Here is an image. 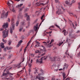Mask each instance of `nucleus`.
I'll use <instances>...</instances> for the list:
<instances>
[{"label": "nucleus", "instance_id": "nucleus-1", "mask_svg": "<svg viewBox=\"0 0 80 80\" xmlns=\"http://www.w3.org/2000/svg\"><path fill=\"white\" fill-rule=\"evenodd\" d=\"M12 26L10 27V32L11 34L13 33V30H15V20L13 19H12Z\"/></svg>", "mask_w": 80, "mask_h": 80}, {"label": "nucleus", "instance_id": "nucleus-2", "mask_svg": "<svg viewBox=\"0 0 80 80\" xmlns=\"http://www.w3.org/2000/svg\"><path fill=\"white\" fill-rule=\"evenodd\" d=\"M41 71L42 72V73L38 74V75L36 77V79H38L39 80H44V78L40 76V75H43L44 74V72L43 71L42 69L41 70Z\"/></svg>", "mask_w": 80, "mask_h": 80}, {"label": "nucleus", "instance_id": "nucleus-3", "mask_svg": "<svg viewBox=\"0 0 80 80\" xmlns=\"http://www.w3.org/2000/svg\"><path fill=\"white\" fill-rule=\"evenodd\" d=\"M2 37L4 38L8 37V29H5V30L2 32Z\"/></svg>", "mask_w": 80, "mask_h": 80}, {"label": "nucleus", "instance_id": "nucleus-4", "mask_svg": "<svg viewBox=\"0 0 80 80\" xmlns=\"http://www.w3.org/2000/svg\"><path fill=\"white\" fill-rule=\"evenodd\" d=\"M38 24H37L34 27V30H35V31H37V32H36V34L34 35V36L32 38L31 40L28 42V43H30V42H31V40H32V38H33V37L36 35V34H37V32H38V29L39 28H38Z\"/></svg>", "mask_w": 80, "mask_h": 80}, {"label": "nucleus", "instance_id": "nucleus-5", "mask_svg": "<svg viewBox=\"0 0 80 80\" xmlns=\"http://www.w3.org/2000/svg\"><path fill=\"white\" fill-rule=\"evenodd\" d=\"M5 11H2V13L1 14V18H3V17H7V16H8V11L5 14Z\"/></svg>", "mask_w": 80, "mask_h": 80}, {"label": "nucleus", "instance_id": "nucleus-6", "mask_svg": "<svg viewBox=\"0 0 80 80\" xmlns=\"http://www.w3.org/2000/svg\"><path fill=\"white\" fill-rule=\"evenodd\" d=\"M45 57H42L41 58V59H37L36 60V63H42V60H46L47 58V57H46V58H45Z\"/></svg>", "mask_w": 80, "mask_h": 80}, {"label": "nucleus", "instance_id": "nucleus-7", "mask_svg": "<svg viewBox=\"0 0 80 80\" xmlns=\"http://www.w3.org/2000/svg\"><path fill=\"white\" fill-rule=\"evenodd\" d=\"M8 22H6V23H4L3 25H2V27L0 31H2V30H3V29L4 28H8Z\"/></svg>", "mask_w": 80, "mask_h": 80}, {"label": "nucleus", "instance_id": "nucleus-8", "mask_svg": "<svg viewBox=\"0 0 80 80\" xmlns=\"http://www.w3.org/2000/svg\"><path fill=\"white\" fill-rule=\"evenodd\" d=\"M6 72L7 73H3L2 74V76H5L7 75L8 74L10 75H13V73L9 72V71L8 70V69L6 71Z\"/></svg>", "mask_w": 80, "mask_h": 80}, {"label": "nucleus", "instance_id": "nucleus-9", "mask_svg": "<svg viewBox=\"0 0 80 80\" xmlns=\"http://www.w3.org/2000/svg\"><path fill=\"white\" fill-rule=\"evenodd\" d=\"M48 2H47L46 3L43 4V3H40V2H38L36 3V4L37 5V6L38 7V6H40L41 5H47V4H48Z\"/></svg>", "mask_w": 80, "mask_h": 80}, {"label": "nucleus", "instance_id": "nucleus-10", "mask_svg": "<svg viewBox=\"0 0 80 80\" xmlns=\"http://www.w3.org/2000/svg\"><path fill=\"white\" fill-rule=\"evenodd\" d=\"M25 17H27V21H30V18L28 16V14H27V13H26L25 14Z\"/></svg>", "mask_w": 80, "mask_h": 80}, {"label": "nucleus", "instance_id": "nucleus-11", "mask_svg": "<svg viewBox=\"0 0 80 80\" xmlns=\"http://www.w3.org/2000/svg\"><path fill=\"white\" fill-rule=\"evenodd\" d=\"M41 51L40 52L39 50H36V51H35V53H40L39 54V55H40V54H41V52H42V51H43V49H41Z\"/></svg>", "mask_w": 80, "mask_h": 80}, {"label": "nucleus", "instance_id": "nucleus-12", "mask_svg": "<svg viewBox=\"0 0 80 80\" xmlns=\"http://www.w3.org/2000/svg\"><path fill=\"white\" fill-rule=\"evenodd\" d=\"M56 13L58 14V15H60V13H62V12L61 11V9H58V11H56Z\"/></svg>", "mask_w": 80, "mask_h": 80}, {"label": "nucleus", "instance_id": "nucleus-13", "mask_svg": "<svg viewBox=\"0 0 80 80\" xmlns=\"http://www.w3.org/2000/svg\"><path fill=\"white\" fill-rule=\"evenodd\" d=\"M65 53H66V55L67 56V57H69L71 58H72V56H70V55H69V53L68 52V50L66 51V52Z\"/></svg>", "mask_w": 80, "mask_h": 80}, {"label": "nucleus", "instance_id": "nucleus-14", "mask_svg": "<svg viewBox=\"0 0 80 80\" xmlns=\"http://www.w3.org/2000/svg\"><path fill=\"white\" fill-rule=\"evenodd\" d=\"M62 32L63 33H64L65 36H66V35H67V34H68V32H66V30H63L62 31Z\"/></svg>", "mask_w": 80, "mask_h": 80}, {"label": "nucleus", "instance_id": "nucleus-15", "mask_svg": "<svg viewBox=\"0 0 80 80\" xmlns=\"http://www.w3.org/2000/svg\"><path fill=\"white\" fill-rule=\"evenodd\" d=\"M1 45V47L2 48H5V46H4V43L3 42H2L0 44Z\"/></svg>", "mask_w": 80, "mask_h": 80}, {"label": "nucleus", "instance_id": "nucleus-16", "mask_svg": "<svg viewBox=\"0 0 80 80\" xmlns=\"http://www.w3.org/2000/svg\"><path fill=\"white\" fill-rule=\"evenodd\" d=\"M11 3H13V2L12 1H8L7 2V4L9 6H10Z\"/></svg>", "mask_w": 80, "mask_h": 80}, {"label": "nucleus", "instance_id": "nucleus-17", "mask_svg": "<svg viewBox=\"0 0 80 80\" xmlns=\"http://www.w3.org/2000/svg\"><path fill=\"white\" fill-rule=\"evenodd\" d=\"M63 77V80H65V78H66V77L65 76H66V74H65V73H62Z\"/></svg>", "mask_w": 80, "mask_h": 80}, {"label": "nucleus", "instance_id": "nucleus-18", "mask_svg": "<svg viewBox=\"0 0 80 80\" xmlns=\"http://www.w3.org/2000/svg\"><path fill=\"white\" fill-rule=\"evenodd\" d=\"M50 42V41H48L46 42H43V43L44 44V45H48V43Z\"/></svg>", "mask_w": 80, "mask_h": 80}, {"label": "nucleus", "instance_id": "nucleus-19", "mask_svg": "<svg viewBox=\"0 0 80 80\" xmlns=\"http://www.w3.org/2000/svg\"><path fill=\"white\" fill-rule=\"evenodd\" d=\"M22 5H23V4H21L20 5L18 4V6L16 7V8H20V7H21Z\"/></svg>", "mask_w": 80, "mask_h": 80}, {"label": "nucleus", "instance_id": "nucleus-20", "mask_svg": "<svg viewBox=\"0 0 80 80\" xmlns=\"http://www.w3.org/2000/svg\"><path fill=\"white\" fill-rule=\"evenodd\" d=\"M18 18L19 19H20V18H22V15L21 14H19L18 15Z\"/></svg>", "mask_w": 80, "mask_h": 80}, {"label": "nucleus", "instance_id": "nucleus-21", "mask_svg": "<svg viewBox=\"0 0 80 80\" xmlns=\"http://www.w3.org/2000/svg\"><path fill=\"white\" fill-rule=\"evenodd\" d=\"M10 10L12 12H14V13H15V9L13 8L12 9H10Z\"/></svg>", "mask_w": 80, "mask_h": 80}, {"label": "nucleus", "instance_id": "nucleus-22", "mask_svg": "<svg viewBox=\"0 0 80 80\" xmlns=\"http://www.w3.org/2000/svg\"><path fill=\"white\" fill-rule=\"evenodd\" d=\"M6 48L7 50H11V49H12V48L8 47H6Z\"/></svg>", "mask_w": 80, "mask_h": 80}, {"label": "nucleus", "instance_id": "nucleus-23", "mask_svg": "<svg viewBox=\"0 0 80 80\" xmlns=\"http://www.w3.org/2000/svg\"><path fill=\"white\" fill-rule=\"evenodd\" d=\"M68 13H69V15H71V16H72V15H73V16H76L74 15V14H73L71 12H68Z\"/></svg>", "mask_w": 80, "mask_h": 80}, {"label": "nucleus", "instance_id": "nucleus-24", "mask_svg": "<svg viewBox=\"0 0 80 80\" xmlns=\"http://www.w3.org/2000/svg\"><path fill=\"white\" fill-rule=\"evenodd\" d=\"M21 64V63H20L18 64V66L17 67V68H20V67H22V66H20Z\"/></svg>", "mask_w": 80, "mask_h": 80}, {"label": "nucleus", "instance_id": "nucleus-25", "mask_svg": "<svg viewBox=\"0 0 80 80\" xmlns=\"http://www.w3.org/2000/svg\"><path fill=\"white\" fill-rule=\"evenodd\" d=\"M2 41L3 42H4L5 43H6L7 42V40H5L3 38H2Z\"/></svg>", "mask_w": 80, "mask_h": 80}, {"label": "nucleus", "instance_id": "nucleus-26", "mask_svg": "<svg viewBox=\"0 0 80 80\" xmlns=\"http://www.w3.org/2000/svg\"><path fill=\"white\" fill-rule=\"evenodd\" d=\"M24 22H22L21 23V25H22V27H23V26H25V24H24Z\"/></svg>", "mask_w": 80, "mask_h": 80}, {"label": "nucleus", "instance_id": "nucleus-27", "mask_svg": "<svg viewBox=\"0 0 80 80\" xmlns=\"http://www.w3.org/2000/svg\"><path fill=\"white\" fill-rule=\"evenodd\" d=\"M19 23V21H17L16 24V25L17 27V26L18 25Z\"/></svg>", "mask_w": 80, "mask_h": 80}, {"label": "nucleus", "instance_id": "nucleus-28", "mask_svg": "<svg viewBox=\"0 0 80 80\" xmlns=\"http://www.w3.org/2000/svg\"><path fill=\"white\" fill-rule=\"evenodd\" d=\"M54 42V40L53 39H52L50 42L49 43V45H51V44H52V42Z\"/></svg>", "mask_w": 80, "mask_h": 80}, {"label": "nucleus", "instance_id": "nucleus-29", "mask_svg": "<svg viewBox=\"0 0 80 80\" xmlns=\"http://www.w3.org/2000/svg\"><path fill=\"white\" fill-rule=\"evenodd\" d=\"M41 47L43 48V52H45V48L44 47V46L42 45L41 46Z\"/></svg>", "mask_w": 80, "mask_h": 80}, {"label": "nucleus", "instance_id": "nucleus-30", "mask_svg": "<svg viewBox=\"0 0 80 80\" xmlns=\"http://www.w3.org/2000/svg\"><path fill=\"white\" fill-rule=\"evenodd\" d=\"M42 22L40 23V25H39V27H40V25H42V22H43L44 21V20L42 19Z\"/></svg>", "mask_w": 80, "mask_h": 80}, {"label": "nucleus", "instance_id": "nucleus-31", "mask_svg": "<svg viewBox=\"0 0 80 80\" xmlns=\"http://www.w3.org/2000/svg\"><path fill=\"white\" fill-rule=\"evenodd\" d=\"M12 43V41L10 40L9 41V43H8V45H11V43Z\"/></svg>", "mask_w": 80, "mask_h": 80}, {"label": "nucleus", "instance_id": "nucleus-32", "mask_svg": "<svg viewBox=\"0 0 80 80\" xmlns=\"http://www.w3.org/2000/svg\"><path fill=\"white\" fill-rule=\"evenodd\" d=\"M65 67H66V68H67V66H66V64H65L64 67L63 68L62 70H65Z\"/></svg>", "mask_w": 80, "mask_h": 80}, {"label": "nucleus", "instance_id": "nucleus-33", "mask_svg": "<svg viewBox=\"0 0 80 80\" xmlns=\"http://www.w3.org/2000/svg\"><path fill=\"white\" fill-rule=\"evenodd\" d=\"M54 28V26L52 25L49 28V29H50L51 30H52V29H50V28Z\"/></svg>", "mask_w": 80, "mask_h": 80}, {"label": "nucleus", "instance_id": "nucleus-34", "mask_svg": "<svg viewBox=\"0 0 80 80\" xmlns=\"http://www.w3.org/2000/svg\"><path fill=\"white\" fill-rule=\"evenodd\" d=\"M45 55V51H44V53L41 55V56H43V55Z\"/></svg>", "mask_w": 80, "mask_h": 80}, {"label": "nucleus", "instance_id": "nucleus-35", "mask_svg": "<svg viewBox=\"0 0 80 80\" xmlns=\"http://www.w3.org/2000/svg\"><path fill=\"white\" fill-rule=\"evenodd\" d=\"M63 42H60L59 43V46H60V45H62V44H63Z\"/></svg>", "mask_w": 80, "mask_h": 80}, {"label": "nucleus", "instance_id": "nucleus-36", "mask_svg": "<svg viewBox=\"0 0 80 80\" xmlns=\"http://www.w3.org/2000/svg\"><path fill=\"white\" fill-rule=\"evenodd\" d=\"M55 3H59V0H55Z\"/></svg>", "mask_w": 80, "mask_h": 80}, {"label": "nucleus", "instance_id": "nucleus-37", "mask_svg": "<svg viewBox=\"0 0 80 80\" xmlns=\"http://www.w3.org/2000/svg\"><path fill=\"white\" fill-rule=\"evenodd\" d=\"M22 30H23V28H21L19 29V31L20 32H22Z\"/></svg>", "mask_w": 80, "mask_h": 80}, {"label": "nucleus", "instance_id": "nucleus-38", "mask_svg": "<svg viewBox=\"0 0 80 80\" xmlns=\"http://www.w3.org/2000/svg\"><path fill=\"white\" fill-rule=\"evenodd\" d=\"M22 42H23V41L22 40H21L19 41V42H18V43H19L20 44Z\"/></svg>", "mask_w": 80, "mask_h": 80}, {"label": "nucleus", "instance_id": "nucleus-39", "mask_svg": "<svg viewBox=\"0 0 80 80\" xmlns=\"http://www.w3.org/2000/svg\"><path fill=\"white\" fill-rule=\"evenodd\" d=\"M36 44H38V46H39V45L40 44V43H39V42H36Z\"/></svg>", "mask_w": 80, "mask_h": 80}, {"label": "nucleus", "instance_id": "nucleus-40", "mask_svg": "<svg viewBox=\"0 0 80 80\" xmlns=\"http://www.w3.org/2000/svg\"><path fill=\"white\" fill-rule=\"evenodd\" d=\"M43 17H45V15H43V16H42L41 17V20H42L43 19Z\"/></svg>", "mask_w": 80, "mask_h": 80}, {"label": "nucleus", "instance_id": "nucleus-41", "mask_svg": "<svg viewBox=\"0 0 80 80\" xmlns=\"http://www.w3.org/2000/svg\"><path fill=\"white\" fill-rule=\"evenodd\" d=\"M20 45V44L18 43V44L17 45V47H18Z\"/></svg>", "mask_w": 80, "mask_h": 80}, {"label": "nucleus", "instance_id": "nucleus-42", "mask_svg": "<svg viewBox=\"0 0 80 80\" xmlns=\"http://www.w3.org/2000/svg\"><path fill=\"white\" fill-rule=\"evenodd\" d=\"M46 9V8H41V10H42H42H43V11H44V10H45Z\"/></svg>", "mask_w": 80, "mask_h": 80}, {"label": "nucleus", "instance_id": "nucleus-43", "mask_svg": "<svg viewBox=\"0 0 80 80\" xmlns=\"http://www.w3.org/2000/svg\"><path fill=\"white\" fill-rule=\"evenodd\" d=\"M65 3L66 4H68V2L67 1H66Z\"/></svg>", "mask_w": 80, "mask_h": 80}, {"label": "nucleus", "instance_id": "nucleus-44", "mask_svg": "<svg viewBox=\"0 0 80 80\" xmlns=\"http://www.w3.org/2000/svg\"><path fill=\"white\" fill-rule=\"evenodd\" d=\"M31 56H32V57H34V54L33 53H31Z\"/></svg>", "mask_w": 80, "mask_h": 80}, {"label": "nucleus", "instance_id": "nucleus-45", "mask_svg": "<svg viewBox=\"0 0 80 80\" xmlns=\"http://www.w3.org/2000/svg\"><path fill=\"white\" fill-rule=\"evenodd\" d=\"M72 26H73V27H74V29H75V28H76V27H74V24H73V23H72Z\"/></svg>", "mask_w": 80, "mask_h": 80}, {"label": "nucleus", "instance_id": "nucleus-46", "mask_svg": "<svg viewBox=\"0 0 80 80\" xmlns=\"http://www.w3.org/2000/svg\"><path fill=\"white\" fill-rule=\"evenodd\" d=\"M8 22H10V19H9V18H8Z\"/></svg>", "mask_w": 80, "mask_h": 80}, {"label": "nucleus", "instance_id": "nucleus-47", "mask_svg": "<svg viewBox=\"0 0 80 80\" xmlns=\"http://www.w3.org/2000/svg\"><path fill=\"white\" fill-rule=\"evenodd\" d=\"M29 25L28 24V26H27L26 27V28H29Z\"/></svg>", "mask_w": 80, "mask_h": 80}, {"label": "nucleus", "instance_id": "nucleus-48", "mask_svg": "<svg viewBox=\"0 0 80 80\" xmlns=\"http://www.w3.org/2000/svg\"><path fill=\"white\" fill-rule=\"evenodd\" d=\"M6 49H7V48H6V47L4 49V52H6Z\"/></svg>", "mask_w": 80, "mask_h": 80}, {"label": "nucleus", "instance_id": "nucleus-49", "mask_svg": "<svg viewBox=\"0 0 80 80\" xmlns=\"http://www.w3.org/2000/svg\"><path fill=\"white\" fill-rule=\"evenodd\" d=\"M56 27H58V28H60V27L59 26L57 25L56 24Z\"/></svg>", "mask_w": 80, "mask_h": 80}, {"label": "nucleus", "instance_id": "nucleus-50", "mask_svg": "<svg viewBox=\"0 0 80 80\" xmlns=\"http://www.w3.org/2000/svg\"><path fill=\"white\" fill-rule=\"evenodd\" d=\"M11 58V56H9V57L8 58V59H9Z\"/></svg>", "mask_w": 80, "mask_h": 80}, {"label": "nucleus", "instance_id": "nucleus-51", "mask_svg": "<svg viewBox=\"0 0 80 80\" xmlns=\"http://www.w3.org/2000/svg\"><path fill=\"white\" fill-rule=\"evenodd\" d=\"M61 8L63 10V11H64V10H65V9H63V7L62 6L61 7Z\"/></svg>", "mask_w": 80, "mask_h": 80}, {"label": "nucleus", "instance_id": "nucleus-52", "mask_svg": "<svg viewBox=\"0 0 80 80\" xmlns=\"http://www.w3.org/2000/svg\"><path fill=\"white\" fill-rule=\"evenodd\" d=\"M72 3H71V4H68V5L69 6V7H71V6H72Z\"/></svg>", "mask_w": 80, "mask_h": 80}, {"label": "nucleus", "instance_id": "nucleus-53", "mask_svg": "<svg viewBox=\"0 0 80 80\" xmlns=\"http://www.w3.org/2000/svg\"><path fill=\"white\" fill-rule=\"evenodd\" d=\"M55 72H57L58 71V69H54Z\"/></svg>", "mask_w": 80, "mask_h": 80}, {"label": "nucleus", "instance_id": "nucleus-54", "mask_svg": "<svg viewBox=\"0 0 80 80\" xmlns=\"http://www.w3.org/2000/svg\"><path fill=\"white\" fill-rule=\"evenodd\" d=\"M75 1L74 0H72V3H74Z\"/></svg>", "mask_w": 80, "mask_h": 80}, {"label": "nucleus", "instance_id": "nucleus-55", "mask_svg": "<svg viewBox=\"0 0 80 80\" xmlns=\"http://www.w3.org/2000/svg\"><path fill=\"white\" fill-rule=\"evenodd\" d=\"M35 48H36V47H38V45L37 44H36L35 46Z\"/></svg>", "mask_w": 80, "mask_h": 80}, {"label": "nucleus", "instance_id": "nucleus-56", "mask_svg": "<svg viewBox=\"0 0 80 80\" xmlns=\"http://www.w3.org/2000/svg\"><path fill=\"white\" fill-rule=\"evenodd\" d=\"M36 73H37V70H35V72H34V73L35 74Z\"/></svg>", "mask_w": 80, "mask_h": 80}, {"label": "nucleus", "instance_id": "nucleus-57", "mask_svg": "<svg viewBox=\"0 0 80 80\" xmlns=\"http://www.w3.org/2000/svg\"><path fill=\"white\" fill-rule=\"evenodd\" d=\"M80 52H79L78 53V55H77V57H79V55H80Z\"/></svg>", "mask_w": 80, "mask_h": 80}, {"label": "nucleus", "instance_id": "nucleus-58", "mask_svg": "<svg viewBox=\"0 0 80 80\" xmlns=\"http://www.w3.org/2000/svg\"><path fill=\"white\" fill-rule=\"evenodd\" d=\"M22 10L23 9H22V8L20 9L19 11H22Z\"/></svg>", "mask_w": 80, "mask_h": 80}, {"label": "nucleus", "instance_id": "nucleus-59", "mask_svg": "<svg viewBox=\"0 0 80 80\" xmlns=\"http://www.w3.org/2000/svg\"><path fill=\"white\" fill-rule=\"evenodd\" d=\"M66 80H69V78H66Z\"/></svg>", "mask_w": 80, "mask_h": 80}, {"label": "nucleus", "instance_id": "nucleus-60", "mask_svg": "<svg viewBox=\"0 0 80 80\" xmlns=\"http://www.w3.org/2000/svg\"><path fill=\"white\" fill-rule=\"evenodd\" d=\"M7 54L6 53L4 54V56H7Z\"/></svg>", "mask_w": 80, "mask_h": 80}, {"label": "nucleus", "instance_id": "nucleus-61", "mask_svg": "<svg viewBox=\"0 0 80 80\" xmlns=\"http://www.w3.org/2000/svg\"><path fill=\"white\" fill-rule=\"evenodd\" d=\"M26 48H25L24 49V52H26Z\"/></svg>", "mask_w": 80, "mask_h": 80}, {"label": "nucleus", "instance_id": "nucleus-62", "mask_svg": "<svg viewBox=\"0 0 80 80\" xmlns=\"http://www.w3.org/2000/svg\"><path fill=\"white\" fill-rule=\"evenodd\" d=\"M31 64H29V68H30L31 67Z\"/></svg>", "mask_w": 80, "mask_h": 80}, {"label": "nucleus", "instance_id": "nucleus-63", "mask_svg": "<svg viewBox=\"0 0 80 80\" xmlns=\"http://www.w3.org/2000/svg\"><path fill=\"white\" fill-rule=\"evenodd\" d=\"M4 79H7V80H8V79H9V78H5Z\"/></svg>", "mask_w": 80, "mask_h": 80}, {"label": "nucleus", "instance_id": "nucleus-64", "mask_svg": "<svg viewBox=\"0 0 80 80\" xmlns=\"http://www.w3.org/2000/svg\"><path fill=\"white\" fill-rule=\"evenodd\" d=\"M52 80H55V78H52Z\"/></svg>", "mask_w": 80, "mask_h": 80}]
</instances>
